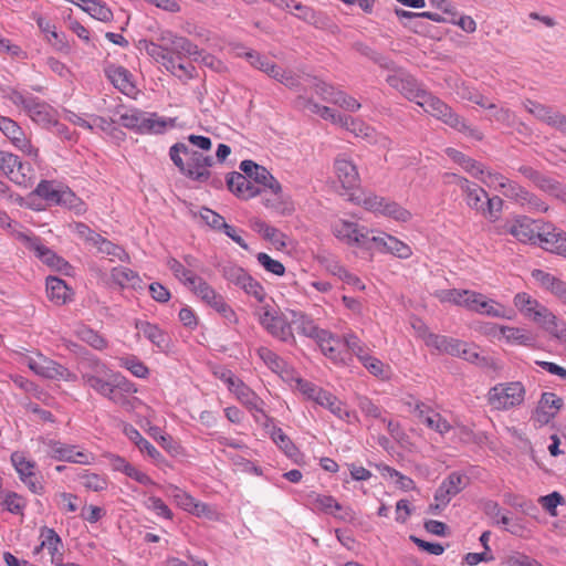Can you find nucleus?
I'll use <instances>...</instances> for the list:
<instances>
[{
	"instance_id": "obj_1",
	"label": "nucleus",
	"mask_w": 566,
	"mask_h": 566,
	"mask_svg": "<svg viewBox=\"0 0 566 566\" xmlns=\"http://www.w3.org/2000/svg\"><path fill=\"white\" fill-rule=\"evenodd\" d=\"M504 231L512 234L521 242H539V245L559 256L566 259V232L551 223H543L521 216L503 227Z\"/></svg>"
},
{
	"instance_id": "obj_2",
	"label": "nucleus",
	"mask_w": 566,
	"mask_h": 566,
	"mask_svg": "<svg viewBox=\"0 0 566 566\" xmlns=\"http://www.w3.org/2000/svg\"><path fill=\"white\" fill-rule=\"evenodd\" d=\"M169 156L175 166H177L180 172L187 178L198 182L209 181L214 188L222 187V180L220 178H211L209 168L214 163L212 156L193 150L184 143L172 145L169 150Z\"/></svg>"
},
{
	"instance_id": "obj_3",
	"label": "nucleus",
	"mask_w": 566,
	"mask_h": 566,
	"mask_svg": "<svg viewBox=\"0 0 566 566\" xmlns=\"http://www.w3.org/2000/svg\"><path fill=\"white\" fill-rule=\"evenodd\" d=\"M514 305L525 318L532 321L552 336L558 339L566 338V324L530 294L525 292L517 293L514 296Z\"/></svg>"
},
{
	"instance_id": "obj_4",
	"label": "nucleus",
	"mask_w": 566,
	"mask_h": 566,
	"mask_svg": "<svg viewBox=\"0 0 566 566\" xmlns=\"http://www.w3.org/2000/svg\"><path fill=\"white\" fill-rule=\"evenodd\" d=\"M418 105L421 106L426 113L437 117L444 124L465 134L467 136L475 140L483 139V133L481 130L468 125L467 122L454 113L448 104L439 97L433 96L431 93L427 92L426 97H422Z\"/></svg>"
},
{
	"instance_id": "obj_5",
	"label": "nucleus",
	"mask_w": 566,
	"mask_h": 566,
	"mask_svg": "<svg viewBox=\"0 0 566 566\" xmlns=\"http://www.w3.org/2000/svg\"><path fill=\"white\" fill-rule=\"evenodd\" d=\"M258 316L260 325L273 338L290 346H296V338L293 333L292 318L289 319L282 312L273 308L269 304H265L260 307Z\"/></svg>"
},
{
	"instance_id": "obj_6",
	"label": "nucleus",
	"mask_w": 566,
	"mask_h": 566,
	"mask_svg": "<svg viewBox=\"0 0 566 566\" xmlns=\"http://www.w3.org/2000/svg\"><path fill=\"white\" fill-rule=\"evenodd\" d=\"M488 403L495 410H509L523 403L525 387L520 381L497 384L488 392Z\"/></svg>"
},
{
	"instance_id": "obj_7",
	"label": "nucleus",
	"mask_w": 566,
	"mask_h": 566,
	"mask_svg": "<svg viewBox=\"0 0 566 566\" xmlns=\"http://www.w3.org/2000/svg\"><path fill=\"white\" fill-rule=\"evenodd\" d=\"M240 169L252 182L254 181L255 184L262 186L264 189H270L274 196H277V198L274 200L265 199L264 205L283 213L284 209L281 210L282 202L279 201V195L282 192V187L280 182L270 174V171L253 160L241 161Z\"/></svg>"
},
{
	"instance_id": "obj_8",
	"label": "nucleus",
	"mask_w": 566,
	"mask_h": 566,
	"mask_svg": "<svg viewBox=\"0 0 566 566\" xmlns=\"http://www.w3.org/2000/svg\"><path fill=\"white\" fill-rule=\"evenodd\" d=\"M83 379L98 394L115 402H119V399L116 397V387L119 386L118 381H122L119 374L107 369L99 363H95L94 371L92 374H83Z\"/></svg>"
},
{
	"instance_id": "obj_9",
	"label": "nucleus",
	"mask_w": 566,
	"mask_h": 566,
	"mask_svg": "<svg viewBox=\"0 0 566 566\" xmlns=\"http://www.w3.org/2000/svg\"><path fill=\"white\" fill-rule=\"evenodd\" d=\"M23 363L34 374L43 378L65 381H75L77 379L76 375L71 373L66 367L43 356L42 354L27 356L24 357Z\"/></svg>"
},
{
	"instance_id": "obj_10",
	"label": "nucleus",
	"mask_w": 566,
	"mask_h": 566,
	"mask_svg": "<svg viewBox=\"0 0 566 566\" xmlns=\"http://www.w3.org/2000/svg\"><path fill=\"white\" fill-rule=\"evenodd\" d=\"M43 452L57 461H67L78 464H91L94 461L92 453L81 451L76 446L63 443L56 440H43Z\"/></svg>"
},
{
	"instance_id": "obj_11",
	"label": "nucleus",
	"mask_w": 566,
	"mask_h": 566,
	"mask_svg": "<svg viewBox=\"0 0 566 566\" xmlns=\"http://www.w3.org/2000/svg\"><path fill=\"white\" fill-rule=\"evenodd\" d=\"M17 238L27 249L31 250L36 258L49 266L59 271L69 268V263L63 258L56 255L54 251L43 244L42 240L32 232H18Z\"/></svg>"
},
{
	"instance_id": "obj_12",
	"label": "nucleus",
	"mask_w": 566,
	"mask_h": 566,
	"mask_svg": "<svg viewBox=\"0 0 566 566\" xmlns=\"http://www.w3.org/2000/svg\"><path fill=\"white\" fill-rule=\"evenodd\" d=\"M0 132L11 142V144L22 151L25 156L36 161L39 149L35 148L25 136L22 128L12 118L0 115Z\"/></svg>"
},
{
	"instance_id": "obj_13",
	"label": "nucleus",
	"mask_w": 566,
	"mask_h": 566,
	"mask_svg": "<svg viewBox=\"0 0 566 566\" xmlns=\"http://www.w3.org/2000/svg\"><path fill=\"white\" fill-rule=\"evenodd\" d=\"M333 233L337 239L349 245H357L370 250L373 231L359 227L355 222L339 220L334 223Z\"/></svg>"
},
{
	"instance_id": "obj_14",
	"label": "nucleus",
	"mask_w": 566,
	"mask_h": 566,
	"mask_svg": "<svg viewBox=\"0 0 566 566\" xmlns=\"http://www.w3.org/2000/svg\"><path fill=\"white\" fill-rule=\"evenodd\" d=\"M387 83L398 92H400L409 101L419 102L422 97H426L427 91L421 87L417 80L402 71L401 69L396 70L394 74H390L386 78Z\"/></svg>"
},
{
	"instance_id": "obj_15",
	"label": "nucleus",
	"mask_w": 566,
	"mask_h": 566,
	"mask_svg": "<svg viewBox=\"0 0 566 566\" xmlns=\"http://www.w3.org/2000/svg\"><path fill=\"white\" fill-rule=\"evenodd\" d=\"M524 108L532 114L536 119L547 124L548 126L555 128L556 130H563L566 124V115L555 109L552 106L541 104L538 102L526 99L524 103Z\"/></svg>"
},
{
	"instance_id": "obj_16",
	"label": "nucleus",
	"mask_w": 566,
	"mask_h": 566,
	"mask_svg": "<svg viewBox=\"0 0 566 566\" xmlns=\"http://www.w3.org/2000/svg\"><path fill=\"white\" fill-rule=\"evenodd\" d=\"M11 462L18 472L21 481L28 485L33 493H40L42 485L35 473V462L29 460L23 452H13Z\"/></svg>"
},
{
	"instance_id": "obj_17",
	"label": "nucleus",
	"mask_w": 566,
	"mask_h": 566,
	"mask_svg": "<svg viewBox=\"0 0 566 566\" xmlns=\"http://www.w3.org/2000/svg\"><path fill=\"white\" fill-rule=\"evenodd\" d=\"M107 78L112 84L119 90L123 94L136 98L139 91L135 82L133 81L132 73L123 66L108 65L105 69Z\"/></svg>"
},
{
	"instance_id": "obj_18",
	"label": "nucleus",
	"mask_w": 566,
	"mask_h": 566,
	"mask_svg": "<svg viewBox=\"0 0 566 566\" xmlns=\"http://www.w3.org/2000/svg\"><path fill=\"white\" fill-rule=\"evenodd\" d=\"M161 41L168 45L169 54L175 56L191 57L197 61L201 55L198 46L184 36H178L169 31L161 34Z\"/></svg>"
},
{
	"instance_id": "obj_19",
	"label": "nucleus",
	"mask_w": 566,
	"mask_h": 566,
	"mask_svg": "<svg viewBox=\"0 0 566 566\" xmlns=\"http://www.w3.org/2000/svg\"><path fill=\"white\" fill-rule=\"evenodd\" d=\"M535 282L545 292L551 293L563 304L566 303V282L541 269H534L531 273Z\"/></svg>"
},
{
	"instance_id": "obj_20",
	"label": "nucleus",
	"mask_w": 566,
	"mask_h": 566,
	"mask_svg": "<svg viewBox=\"0 0 566 566\" xmlns=\"http://www.w3.org/2000/svg\"><path fill=\"white\" fill-rule=\"evenodd\" d=\"M377 249L380 252L391 253L400 259H408L412 251L410 247L397 238L382 234V235H371L370 238V250Z\"/></svg>"
},
{
	"instance_id": "obj_21",
	"label": "nucleus",
	"mask_w": 566,
	"mask_h": 566,
	"mask_svg": "<svg viewBox=\"0 0 566 566\" xmlns=\"http://www.w3.org/2000/svg\"><path fill=\"white\" fill-rule=\"evenodd\" d=\"M467 478L458 472L450 473L439 485L434 493V500L446 506L453 496L465 486Z\"/></svg>"
},
{
	"instance_id": "obj_22",
	"label": "nucleus",
	"mask_w": 566,
	"mask_h": 566,
	"mask_svg": "<svg viewBox=\"0 0 566 566\" xmlns=\"http://www.w3.org/2000/svg\"><path fill=\"white\" fill-rule=\"evenodd\" d=\"M40 544L34 548L33 554L38 555L42 549H46L51 555L52 564L62 562V539L53 528L42 527L40 530Z\"/></svg>"
},
{
	"instance_id": "obj_23",
	"label": "nucleus",
	"mask_w": 566,
	"mask_h": 566,
	"mask_svg": "<svg viewBox=\"0 0 566 566\" xmlns=\"http://www.w3.org/2000/svg\"><path fill=\"white\" fill-rule=\"evenodd\" d=\"M227 185L231 192L242 199H250L261 193V188L255 186L245 174L237 171L227 176Z\"/></svg>"
},
{
	"instance_id": "obj_24",
	"label": "nucleus",
	"mask_w": 566,
	"mask_h": 566,
	"mask_svg": "<svg viewBox=\"0 0 566 566\" xmlns=\"http://www.w3.org/2000/svg\"><path fill=\"white\" fill-rule=\"evenodd\" d=\"M335 174L345 189H354L359 185V174L353 161L344 156H338L334 163Z\"/></svg>"
},
{
	"instance_id": "obj_25",
	"label": "nucleus",
	"mask_w": 566,
	"mask_h": 566,
	"mask_svg": "<svg viewBox=\"0 0 566 566\" xmlns=\"http://www.w3.org/2000/svg\"><path fill=\"white\" fill-rule=\"evenodd\" d=\"M29 117L42 126L57 124L56 112L44 101L33 96L25 109Z\"/></svg>"
},
{
	"instance_id": "obj_26",
	"label": "nucleus",
	"mask_w": 566,
	"mask_h": 566,
	"mask_svg": "<svg viewBox=\"0 0 566 566\" xmlns=\"http://www.w3.org/2000/svg\"><path fill=\"white\" fill-rule=\"evenodd\" d=\"M316 403L323 408H326L335 417L348 423L358 420L357 416L354 412L345 408L343 401H340L335 395L327 390H324L323 394H321V397H318V401Z\"/></svg>"
},
{
	"instance_id": "obj_27",
	"label": "nucleus",
	"mask_w": 566,
	"mask_h": 566,
	"mask_svg": "<svg viewBox=\"0 0 566 566\" xmlns=\"http://www.w3.org/2000/svg\"><path fill=\"white\" fill-rule=\"evenodd\" d=\"M322 353L334 361H343L342 347L344 346V339L336 338L328 331L321 332L319 337L316 339Z\"/></svg>"
},
{
	"instance_id": "obj_28",
	"label": "nucleus",
	"mask_w": 566,
	"mask_h": 566,
	"mask_svg": "<svg viewBox=\"0 0 566 566\" xmlns=\"http://www.w3.org/2000/svg\"><path fill=\"white\" fill-rule=\"evenodd\" d=\"M46 294L50 301L55 303L56 305H63L72 300V290L66 285V283L56 277L49 276L46 279Z\"/></svg>"
},
{
	"instance_id": "obj_29",
	"label": "nucleus",
	"mask_w": 566,
	"mask_h": 566,
	"mask_svg": "<svg viewBox=\"0 0 566 566\" xmlns=\"http://www.w3.org/2000/svg\"><path fill=\"white\" fill-rule=\"evenodd\" d=\"M237 385L232 388L231 392H233L237 398L251 411H255L264 415L263 410V400L251 390L242 380L235 382Z\"/></svg>"
},
{
	"instance_id": "obj_30",
	"label": "nucleus",
	"mask_w": 566,
	"mask_h": 566,
	"mask_svg": "<svg viewBox=\"0 0 566 566\" xmlns=\"http://www.w3.org/2000/svg\"><path fill=\"white\" fill-rule=\"evenodd\" d=\"M92 248H95L98 254H101L104 258H107L112 262L116 260L124 261L128 258L127 253L122 247L107 240L101 234L98 235L96 241H94Z\"/></svg>"
},
{
	"instance_id": "obj_31",
	"label": "nucleus",
	"mask_w": 566,
	"mask_h": 566,
	"mask_svg": "<svg viewBox=\"0 0 566 566\" xmlns=\"http://www.w3.org/2000/svg\"><path fill=\"white\" fill-rule=\"evenodd\" d=\"M292 325L295 326L296 331L310 338L317 339L321 332L325 329L319 328L314 321L302 312L292 311Z\"/></svg>"
},
{
	"instance_id": "obj_32",
	"label": "nucleus",
	"mask_w": 566,
	"mask_h": 566,
	"mask_svg": "<svg viewBox=\"0 0 566 566\" xmlns=\"http://www.w3.org/2000/svg\"><path fill=\"white\" fill-rule=\"evenodd\" d=\"M446 154L448 155L449 158H451L454 163L460 165L472 177L480 178V176L484 175V169L482 165L475 159L464 155L463 153L454 148H447Z\"/></svg>"
},
{
	"instance_id": "obj_33",
	"label": "nucleus",
	"mask_w": 566,
	"mask_h": 566,
	"mask_svg": "<svg viewBox=\"0 0 566 566\" xmlns=\"http://www.w3.org/2000/svg\"><path fill=\"white\" fill-rule=\"evenodd\" d=\"M66 187L51 180H42L35 188V193L50 205H60Z\"/></svg>"
},
{
	"instance_id": "obj_34",
	"label": "nucleus",
	"mask_w": 566,
	"mask_h": 566,
	"mask_svg": "<svg viewBox=\"0 0 566 566\" xmlns=\"http://www.w3.org/2000/svg\"><path fill=\"white\" fill-rule=\"evenodd\" d=\"M163 65L170 71L174 75L179 78L192 77L195 66L190 61L182 59L181 56H175L169 54Z\"/></svg>"
},
{
	"instance_id": "obj_35",
	"label": "nucleus",
	"mask_w": 566,
	"mask_h": 566,
	"mask_svg": "<svg viewBox=\"0 0 566 566\" xmlns=\"http://www.w3.org/2000/svg\"><path fill=\"white\" fill-rule=\"evenodd\" d=\"M166 265L172 272L174 276L188 289L193 285V282L199 277L192 270L187 269L184 262L176 258H168Z\"/></svg>"
},
{
	"instance_id": "obj_36",
	"label": "nucleus",
	"mask_w": 566,
	"mask_h": 566,
	"mask_svg": "<svg viewBox=\"0 0 566 566\" xmlns=\"http://www.w3.org/2000/svg\"><path fill=\"white\" fill-rule=\"evenodd\" d=\"M465 203L469 208L480 212L483 211L484 199H488V192L479 185L470 181L468 188H463Z\"/></svg>"
},
{
	"instance_id": "obj_37",
	"label": "nucleus",
	"mask_w": 566,
	"mask_h": 566,
	"mask_svg": "<svg viewBox=\"0 0 566 566\" xmlns=\"http://www.w3.org/2000/svg\"><path fill=\"white\" fill-rule=\"evenodd\" d=\"M307 501L313 506V510H317L326 514H334L335 510L342 509V505L332 495L311 492L307 494Z\"/></svg>"
},
{
	"instance_id": "obj_38",
	"label": "nucleus",
	"mask_w": 566,
	"mask_h": 566,
	"mask_svg": "<svg viewBox=\"0 0 566 566\" xmlns=\"http://www.w3.org/2000/svg\"><path fill=\"white\" fill-rule=\"evenodd\" d=\"M106 458L114 471L125 474L135 482H142V472L132 463L126 461V459L112 453L107 454Z\"/></svg>"
},
{
	"instance_id": "obj_39",
	"label": "nucleus",
	"mask_w": 566,
	"mask_h": 566,
	"mask_svg": "<svg viewBox=\"0 0 566 566\" xmlns=\"http://www.w3.org/2000/svg\"><path fill=\"white\" fill-rule=\"evenodd\" d=\"M176 118H166L158 116L156 113H150L144 117V132L150 134H163L168 128L175 127Z\"/></svg>"
},
{
	"instance_id": "obj_40",
	"label": "nucleus",
	"mask_w": 566,
	"mask_h": 566,
	"mask_svg": "<svg viewBox=\"0 0 566 566\" xmlns=\"http://www.w3.org/2000/svg\"><path fill=\"white\" fill-rule=\"evenodd\" d=\"M259 358L274 373L282 374L286 370V361L272 349L261 346L256 349Z\"/></svg>"
},
{
	"instance_id": "obj_41",
	"label": "nucleus",
	"mask_w": 566,
	"mask_h": 566,
	"mask_svg": "<svg viewBox=\"0 0 566 566\" xmlns=\"http://www.w3.org/2000/svg\"><path fill=\"white\" fill-rule=\"evenodd\" d=\"M64 119L88 130H93L96 127L104 129L107 124L103 117L91 116L90 119H86L72 111L64 112Z\"/></svg>"
},
{
	"instance_id": "obj_42",
	"label": "nucleus",
	"mask_w": 566,
	"mask_h": 566,
	"mask_svg": "<svg viewBox=\"0 0 566 566\" xmlns=\"http://www.w3.org/2000/svg\"><path fill=\"white\" fill-rule=\"evenodd\" d=\"M144 336L147 337L159 352H167L170 346V337L167 333L151 324L144 325Z\"/></svg>"
},
{
	"instance_id": "obj_43",
	"label": "nucleus",
	"mask_w": 566,
	"mask_h": 566,
	"mask_svg": "<svg viewBox=\"0 0 566 566\" xmlns=\"http://www.w3.org/2000/svg\"><path fill=\"white\" fill-rule=\"evenodd\" d=\"M327 271L331 272L333 275L338 276L343 282L347 283L348 285H353L357 287L358 290H364L365 285L361 282V280L347 271L339 262L337 261H331L327 266Z\"/></svg>"
},
{
	"instance_id": "obj_44",
	"label": "nucleus",
	"mask_w": 566,
	"mask_h": 566,
	"mask_svg": "<svg viewBox=\"0 0 566 566\" xmlns=\"http://www.w3.org/2000/svg\"><path fill=\"white\" fill-rule=\"evenodd\" d=\"M189 290L209 306L220 295L210 284H208L200 276L193 282V285H191Z\"/></svg>"
},
{
	"instance_id": "obj_45",
	"label": "nucleus",
	"mask_w": 566,
	"mask_h": 566,
	"mask_svg": "<svg viewBox=\"0 0 566 566\" xmlns=\"http://www.w3.org/2000/svg\"><path fill=\"white\" fill-rule=\"evenodd\" d=\"M221 274L224 280L229 283L235 285L237 287H241L244 280L249 276V273L241 266L232 263H228L221 268Z\"/></svg>"
},
{
	"instance_id": "obj_46",
	"label": "nucleus",
	"mask_w": 566,
	"mask_h": 566,
	"mask_svg": "<svg viewBox=\"0 0 566 566\" xmlns=\"http://www.w3.org/2000/svg\"><path fill=\"white\" fill-rule=\"evenodd\" d=\"M500 331L507 342H513L525 346H530L534 342L533 336L523 328L502 326Z\"/></svg>"
},
{
	"instance_id": "obj_47",
	"label": "nucleus",
	"mask_w": 566,
	"mask_h": 566,
	"mask_svg": "<svg viewBox=\"0 0 566 566\" xmlns=\"http://www.w3.org/2000/svg\"><path fill=\"white\" fill-rule=\"evenodd\" d=\"M478 313L485 314L491 317H503V318H507V319L512 318V315L507 314L506 308L502 304H500L493 300H488L484 295L481 300L480 307L478 308Z\"/></svg>"
},
{
	"instance_id": "obj_48",
	"label": "nucleus",
	"mask_w": 566,
	"mask_h": 566,
	"mask_svg": "<svg viewBox=\"0 0 566 566\" xmlns=\"http://www.w3.org/2000/svg\"><path fill=\"white\" fill-rule=\"evenodd\" d=\"M82 9L99 21H108L113 15L111 9L105 3L97 0H86Z\"/></svg>"
},
{
	"instance_id": "obj_49",
	"label": "nucleus",
	"mask_w": 566,
	"mask_h": 566,
	"mask_svg": "<svg viewBox=\"0 0 566 566\" xmlns=\"http://www.w3.org/2000/svg\"><path fill=\"white\" fill-rule=\"evenodd\" d=\"M248 296L253 297L258 303H264L266 298V292L259 281L252 277L250 274L244 280L240 287Z\"/></svg>"
},
{
	"instance_id": "obj_50",
	"label": "nucleus",
	"mask_w": 566,
	"mask_h": 566,
	"mask_svg": "<svg viewBox=\"0 0 566 566\" xmlns=\"http://www.w3.org/2000/svg\"><path fill=\"white\" fill-rule=\"evenodd\" d=\"M488 111L491 112V120H495L506 127H512L515 124L514 113L506 107H497L492 103L488 105Z\"/></svg>"
},
{
	"instance_id": "obj_51",
	"label": "nucleus",
	"mask_w": 566,
	"mask_h": 566,
	"mask_svg": "<svg viewBox=\"0 0 566 566\" xmlns=\"http://www.w3.org/2000/svg\"><path fill=\"white\" fill-rule=\"evenodd\" d=\"M295 387L306 399L312 400L315 403L318 401V397H321V394H323V391L325 390L322 387L316 386L312 381L302 378L295 379Z\"/></svg>"
},
{
	"instance_id": "obj_52",
	"label": "nucleus",
	"mask_w": 566,
	"mask_h": 566,
	"mask_svg": "<svg viewBox=\"0 0 566 566\" xmlns=\"http://www.w3.org/2000/svg\"><path fill=\"white\" fill-rule=\"evenodd\" d=\"M59 206H63L74 211L76 214H83L87 209L85 202L67 187L64 195H62V200Z\"/></svg>"
},
{
	"instance_id": "obj_53",
	"label": "nucleus",
	"mask_w": 566,
	"mask_h": 566,
	"mask_svg": "<svg viewBox=\"0 0 566 566\" xmlns=\"http://www.w3.org/2000/svg\"><path fill=\"white\" fill-rule=\"evenodd\" d=\"M381 213L400 222H407L411 219V213L395 201L386 200Z\"/></svg>"
},
{
	"instance_id": "obj_54",
	"label": "nucleus",
	"mask_w": 566,
	"mask_h": 566,
	"mask_svg": "<svg viewBox=\"0 0 566 566\" xmlns=\"http://www.w3.org/2000/svg\"><path fill=\"white\" fill-rule=\"evenodd\" d=\"M113 281L120 286H133L137 281V273L128 268L119 266L112 270Z\"/></svg>"
},
{
	"instance_id": "obj_55",
	"label": "nucleus",
	"mask_w": 566,
	"mask_h": 566,
	"mask_svg": "<svg viewBox=\"0 0 566 566\" xmlns=\"http://www.w3.org/2000/svg\"><path fill=\"white\" fill-rule=\"evenodd\" d=\"M344 346L347 347L359 360L369 355V349L365 344L353 333L344 335Z\"/></svg>"
},
{
	"instance_id": "obj_56",
	"label": "nucleus",
	"mask_w": 566,
	"mask_h": 566,
	"mask_svg": "<svg viewBox=\"0 0 566 566\" xmlns=\"http://www.w3.org/2000/svg\"><path fill=\"white\" fill-rule=\"evenodd\" d=\"M77 336L95 349H103L106 347V340L93 329L81 326L76 331Z\"/></svg>"
},
{
	"instance_id": "obj_57",
	"label": "nucleus",
	"mask_w": 566,
	"mask_h": 566,
	"mask_svg": "<svg viewBox=\"0 0 566 566\" xmlns=\"http://www.w3.org/2000/svg\"><path fill=\"white\" fill-rule=\"evenodd\" d=\"M272 440L275 444L284 451V453L289 457H293L296 452L295 444L291 441V439L283 432L281 428H274L271 433Z\"/></svg>"
},
{
	"instance_id": "obj_58",
	"label": "nucleus",
	"mask_w": 566,
	"mask_h": 566,
	"mask_svg": "<svg viewBox=\"0 0 566 566\" xmlns=\"http://www.w3.org/2000/svg\"><path fill=\"white\" fill-rule=\"evenodd\" d=\"M469 290H457V289H450V290H441L437 292L436 296L441 302H448L453 303L459 306H463L465 304V296L468 295Z\"/></svg>"
},
{
	"instance_id": "obj_59",
	"label": "nucleus",
	"mask_w": 566,
	"mask_h": 566,
	"mask_svg": "<svg viewBox=\"0 0 566 566\" xmlns=\"http://www.w3.org/2000/svg\"><path fill=\"white\" fill-rule=\"evenodd\" d=\"M145 49L150 57H153L156 62L161 63L165 62L167 56L169 55L168 45L159 39V43H147L144 39Z\"/></svg>"
},
{
	"instance_id": "obj_60",
	"label": "nucleus",
	"mask_w": 566,
	"mask_h": 566,
	"mask_svg": "<svg viewBox=\"0 0 566 566\" xmlns=\"http://www.w3.org/2000/svg\"><path fill=\"white\" fill-rule=\"evenodd\" d=\"M145 505L149 511H151L158 517H161L165 520H171V517H172L171 510L159 497L149 496L147 502L145 503Z\"/></svg>"
},
{
	"instance_id": "obj_61",
	"label": "nucleus",
	"mask_w": 566,
	"mask_h": 566,
	"mask_svg": "<svg viewBox=\"0 0 566 566\" xmlns=\"http://www.w3.org/2000/svg\"><path fill=\"white\" fill-rule=\"evenodd\" d=\"M2 504L6 506V509L9 512H11L13 514L22 513L23 509L25 507L24 499L14 492L3 493Z\"/></svg>"
},
{
	"instance_id": "obj_62",
	"label": "nucleus",
	"mask_w": 566,
	"mask_h": 566,
	"mask_svg": "<svg viewBox=\"0 0 566 566\" xmlns=\"http://www.w3.org/2000/svg\"><path fill=\"white\" fill-rule=\"evenodd\" d=\"M118 123L126 128L135 130L136 133H139L142 129L140 116L137 109H126L120 113Z\"/></svg>"
},
{
	"instance_id": "obj_63",
	"label": "nucleus",
	"mask_w": 566,
	"mask_h": 566,
	"mask_svg": "<svg viewBox=\"0 0 566 566\" xmlns=\"http://www.w3.org/2000/svg\"><path fill=\"white\" fill-rule=\"evenodd\" d=\"M501 193L507 199L514 200L516 203L522 205V202L525 200L527 189L517 182L510 180Z\"/></svg>"
},
{
	"instance_id": "obj_64",
	"label": "nucleus",
	"mask_w": 566,
	"mask_h": 566,
	"mask_svg": "<svg viewBox=\"0 0 566 566\" xmlns=\"http://www.w3.org/2000/svg\"><path fill=\"white\" fill-rule=\"evenodd\" d=\"M256 260L270 273L283 275L285 272V268L280 261L272 259L264 252H260L256 255Z\"/></svg>"
}]
</instances>
